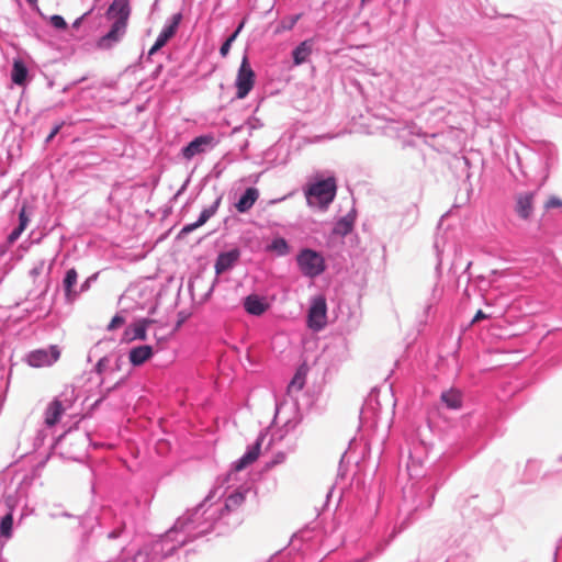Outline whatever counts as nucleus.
Instances as JSON below:
<instances>
[{"label":"nucleus","instance_id":"37","mask_svg":"<svg viewBox=\"0 0 562 562\" xmlns=\"http://www.w3.org/2000/svg\"><path fill=\"white\" fill-rule=\"evenodd\" d=\"M81 20H82V18L77 19V20L75 21V23H74V26H75V27H78V26L80 25V23H81Z\"/></svg>","mask_w":562,"mask_h":562},{"label":"nucleus","instance_id":"8","mask_svg":"<svg viewBox=\"0 0 562 562\" xmlns=\"http://www.w3.org/2000/svg\"><path fill=\"white\" fill-rule=\"evenodd\" d=\"M70 404L59 398H54L46 407L44 413V423L47 427H53L60 420V417L66 412Z\"/></svg>","mask_w":562,"mask_h":562},{"label":"nucleus","instance_id":"39","mask_svg":"<svg viewBox=\"0 0 562 562\" xmlns=\"http://www.w3.org/2000/svg\"><path fill=\"white\" fill-rule=\"evenodd\" d=\"M29 3L33 4L36 0H26Z\"/></svg>","mask_w":562,"mask_h":562},{"label":"nucleus","instance_id":"31","mask_svg":"<svg viewBox=\"0 0 562 562\" xmlns=\"http://www.w3.org/2000/svg\"><path fill=\"white\" fill-rule=\"evenodd\" d=\"M25 228L23 227V224L22 225H19L16 228H14L10 235L8 236V241L9 243H14L19 237L20 235L22 234V232L24 231Z\"/></svg>","mask_w":562,"mask_h":562},{"label":"nucleus","instance_id":"36","mask_svg":"<svg viewBox=\"0 0 562 562\" xmlns=\"http://www.w3.org/2000/svg\"><path fill=\"white\" fill-rule=\"evenodd\" d=\"M97 369L99 372H101V370L103 369V359H101L98 364H97Z\"/></svg>","mask_w":562,"mask_h":562},{"label":"nucleus","instance_id":"15","mask_svg":"<svg viewBox=\"0 0 562 562\" xmlns=\"http://www.w3.org/2000/svg\"><path fill=\"white\" fill-rule=\"evenodd\" d=\"M268 306V303L258 295H248L244 302L245 310L249 314L256 316L263 314L267 311Z\"/></svg>","mask_w":562,"mask_h":562},{"label":"nucleus","instance_id":"11","mask_svg":"<svg viewBox=\"0 0 562 562\" xmlns=\"http://www.w3.org/2000/svg\"><path fill=\"white\" fill-rule=\"evenodd\" d=\"M213 137L211 136H199L190 142L183 149L182 155L186 159H191L195 155L204 151V146L211 144Z\"/></svg>","mask_w":562,"mask_h":562},{"label":"nucleus","instance_id":"25","mask_svg":"<svg viewBox=\"0 0 562 562\" xmlns=\"http://www.w3.org/2000/svg\"><path fill=\"white\" fill-rule=\"evenodd\" d=\"M78 273L75 268L69 269L66 272L64 279V288L67 296H70L74 285L77 283Z\"/></svg>","mask_w":562,"mask_h":562},{"label":"nucleus","instance_id":"21","mask_svg":"<svg viewBox=\"0 0 562 562\" xmlns=\"http://www.w3.org/2000/svg\"><path fill=\"white\" fill-rule=\"evenodd\" d=\"M267 250L272 251L278 256H285L290 252V247L284 238L278 237L267 246Z\"/></svg>","mask_w":562,"mask_h":562},{"label":"nucleus","instance_id":"7","mask_svg":"<svg viewBox=\"0 0 562 562\" xmlns=\"http://www.w3.org/2000/svg\"><path fill=\"white\" fill-rule=\"evenodd\" d=\"M535 192H521L515 198V212L521 220H529L533 212Z\"/></svg>","mask_w":562,"mask_h":562},{"label":"nucleus","instance_id":"35","mask_svg":"<svg viewBox=\"0 0 562 562\" xmlns=\"http://www.w3.org/2000/svg\"><path fill=\"white\" fill-rule=\"evenodd\" d=\"M285 460V454L284 453H279L276 456V459L273 460V464H278V463H281Z\"/></svg>","mask_w":562,"mask_h":562},{"label":"nucleus","instance_id":"16","mask_svg":"<svg viewBox=\"0 0 562 562\" xmlns=\"http://www.w3.org/2000/svg\"><path fill=\"white\" fill-rule=\"evenodd\" d=\"M258 196L259 192L256 188H248L236 203L237 211L240 213L248 212L257 201Z\"/></svg>","mask_w":562,"mask_h":562},{"label":"nucleus","instance_id":"27","mask_svg":"<svg viewBox=\"0 0 562 562\" xmlns=\"http://www.w3.org/2000/svg\"><path fill=\"white\" fill-rule=\"evenodd\" d=\"M351 229H352V222L350 220H348L347 217L341 218L335 227V232L340 235H347L351 232Z\"/></svg>","mask_w":562,"mask_h":562},{"label":"nucleus","instance_id":"22","mask_svg":"<svg viewBox=\"0 0 562 562\" xmlns=\"http://www.w3.org/2000/svg\"><path fill=\"white\" fill-rule=\"evenodd\" d=\"M151 319H142L134 325L132 339L146 340L147 326L151 324Z\"/></svg>","mask_w":562,"mask_h":562},{"label":"nucleus","instance_id":"34","mask_svg":"<svg viewBox=\"0 0 562 562\" xmlns=\"http://www.w3.org/2000/svg\"><path fill=\"white\" fill-rule=\"evenodd\" d=\"M19 225H22L23 224V227L25 228L27 223H29V218L27 216L25 215V211L24 209L21 210L20 214H19Z\"/></svg>","mask_w":562,"mask_h":562},{"label":"nucleus","instance_id":"23","mask_svg":"<svg viewBox=\"0 0 562 562\" xmlns=\"http://www.w3.org/2000/svg\"><path fill=\"white\" fill-rule=\"evenodd\" d=\"M13 529V515L8 513L0 521V536L7 539L11 538Z\"/></svg>","mask_w":562,"mask_h":562},{"label":"nucleus","instance_id":"38","mask_svg":"<svg viewBox=\"0 0 562 562\" xmlns=\"http://www.w3.org/2000/svg\"><path fill=\"white\" fill-rule=\"evenodd\" d=\"M296 20H297V16H296V18H294V19L291 21V23L289 24V26H286V29H289V30H290V29H292V26L294 25V23L296 22Z\"/></svg>","mask_w":562,"mask_h":562},{"label":"nucleus","instance_id":"28","mask_svg":"<svg viewBox=\"0 0 562 562\" xmlns=\"http://www.w3.org/2000/svg\"><path fill=\"white\" fill-rule=\"evenodd\" d=\"M49 21L55 29L65 30L67 27V23L61 15H52Z\"/></svg>","mask_w":562,"mask_h":562},{"label":"nucleus","instance_id":"24","mask_svg":"<svg viewBox=\"0 0 562 562\" xmlns=\"http://www.w3.org/2000/svg\"><path fill=\"white\" fill-rule=\"evenodd\" d=\"M245 502V494L243 492H235L231 494L225 502V508L228 512L237 509Z\"/></svg>","mask_w":562,"mask_h":562},{"label":"nucleus","instance_id":"17","mask_svg":"<svg viewBox=\"0 0 562 562\" xmlns=\"http://www.w3.org/2000/svg\"><path fill=\"white\" fill-rule=\"evenodd\" d=\"M217 204H218V201L215 203L214 206L204 209L201 212L199 220L195 223L186 225L181 229V234H189V233L193 232L195 228L204 225L215 214Z\"/></svg>","mask_w":562,"mask_h":562},{"label":"nucleus","instance_id":"33","mask_svg":"<svg viewBox=\"0 0 562 562\" xmlns=\"http://www.w3.org/2000/svg\"><path fill=\"white\" fill-rule=\"evenodd\" d=\"M488 317L490 316L487 314H485L483 311L479 310L472 319V324H475V323H477L482 319H486Z\"/></svg>","mask_w":562,"mask_h":562},{"label":"nucleus","instance_id":"30","mask_svg":"<svg viewBox=\"0 0 562 562\" xmlns=\"http://www.w3.org/2000/svg\"><path fill=\"white\" fill-rule=\"evenodd\" d=\"M562 206V200L558 196H550L547 202L544 203V207L547 210L553 209V207H561Z\"/></svg>","mask_w":562,"mask_h":562},{"label":"nucleus","instance_id":"29","mask_svg":"<svg viewBox=\"0 0 562 562\" xmlns=\"http://www.w3.org/2000/svg\"><path fill=\"white\" fill-rule=\"evenodd\" d=\"M124 323H125L124 317H122L120 315H115L111 319L110 324L108 325V329L109 330H114V329L119 328L120 326H122Z\"/></svg>","mask_w":562,"mask_h":562},{"label":"nucleus","instance_id":"6","mask_svg":"<svg viewBox=\"0 0 562 562\" xmlns=\"http://www.w3.org/2000/svg\"><path fill=\"white\" fill-rule=\"evenodd\" d=\"M60 358L58 346L53 345L49 350L38 349L30 352L26 362L33 368L49 367Z\"/></svg>","mask_w":562,"mask_h":562},{"label":"nucleus","instance_id":"10","mask_svg":"<svg viewBox=\"0 0 562 562\" xmlns=\"http://www.w3.org/2000/svg\"><path fill=\"white\" fill-rule=\"evenodd\" d=\"M262 437H259L256 443L235 463V471L239 472L252 464L260 454Z\"/></svg>","mask_w":562,"mask_h":562},{"label":"nucleus","instance_id":"32","mask_svg":"<svg viewBox=\"0 0 562 562\" xmlns=\"http://www.w3.org/2000/svg\"><path fill=\"white\" fill-rule=\"evenodd\" d=\"M63 126H64V122H59V123L55 124L53 130L50 131V133L46 137L45 142L46 143L52 142L53 138L59 133V131L61 130Z\"/></svg>","mask_w":562,"mask_h":562},{"label":"nucleus","instance_id":"19","mask_svg":"<svg viewBox=\"0 0 562 562\" xmlns=\"http://www.w3.org/2000/svg\"><path fill=\"white\" fill-rule=\"evenodd\" d=\"M441 401L451 409H459L462 405L461 393L457 390H449L441 394Z\"/></svg>","mask_w":562,"mask_h":562},{"label":"nucleus","instance_id":"26","mask_svg":"<svg viewBox=\"0 0 562 562\" xmlns=\"http://www.w3.org/2000/svg\"><path fill=\"white\" fill-rule=\"evenodd\" d=\"M243 26H244V22H241L239 24V26L237 27V30L223 43V45L220 48V54L222 57H226L228 55L232 44L238 36Z\"/></svg>","mask_w":562,"mask_h":562},{"label":"nucleus","instance_id":"13","mask_svg":"<svg viewBox=\"0 0 562 562\" xmlns=\"http://www.w3.org/2000/svg\"><path fill=\"white\" fill-rule=\"evenodd\" d=\"M239 259V250L233 249L227 252L218 255L215 262V272L221 274L231 269Z\"/></svg>","mask_w":562,"mask_h":562},{"label":"nucleus","instance_id":"14","mask_svg":"<svg viewBox=\"0 0 562 562\" xmlns=\"http://www.w3.org/2000/svg\"><path fill=\"white\" fill-rule=\"evenodd\" d=\"M307 373L308 367L305 363L301 364L288 385V394L292 395L302 391L306 382Z\"/></svg>","mask_w":562,"mask_h":562},{"label":"nucleus","instance_id":"12","mask_svg":"<svg viewBox=\"0 0 562 562\" xmlns=\"http://www.w3.org/2000/svg\"><path fill=\"white\" fill-rule=\"evenodd\" d=\"M154 355L151 346L143 345L134 347L130 350L128 360L135 366L139 367L148 361Z\"/></svg>","mask_w":562,"mask_h":562},{"label":"nucleus","instance_id":"4","mask_svg":"<svg viewBox=\"0 0 562 562\" xmlns=\"http://www.w3.org/2000/svg\"><path fill=\"white\" fill-rule=\"evenodd\" d=\"M297 265L301 271L307 277L319 276L325 270L323 257L312 249H304L300 252L297 256Z\"/></svg>","mask_w":562,"mask_h":562},{"label":"nucleus","instance_id":"9","mask_svg":"<svg viewBox=\"0 0 562 562\" xmlns=\"http://www.w3.org/2000/svg\"><path fill=\"white\" fill-rule=\"evenodd\" d=\"M181 14L180 13H177L172 16V20H171V23L166 26L161 32L160 34L158 35L155 44L153 45V47L149 49V55H154L156 52H158L161 47H164L167 42L175 36L177 30H178V26L181 22Z\"/></svg>","mask_w":562,"mask_h":562},{"label":"nucleus","instance_id":"20","mask_svg":"<svg viewBox=\"0 0 562 562\" xmlns=\"http://www.w3.org/2000/svg\"><path fill=\"white\" fill-rule=\"evenodd\" d=\"M26 76H27V69H26L25 65L21 60H15L13 63V68H12V74H11L12 81L15 85L22 86V85H24V82L26 80Z\"/></svg>","mask_w":562,"mask_h":562},{"label":"nucleus","instance_id":"5","mask_svg":"<svg viewBox=\"0 0 562 562\" xmlns=\"http://www.w3.org/2000/svg\"><path fill=\"white\" fill-rule=\"evenodd\" d=\"M327 305L324 296L314 297L307 315L308 327L314 330H321L326 325Z\"/></svg>","mask_w":562,"mask_h":562},{"label":"nucleus","instance_id":"40","mask_svg":"<svg viewBox=\"0 0 562 562\" xmlns=\"http://www.w3.org/2000/svg\"><path fill=\"white\" fill-rule=\"evenodd\" d=\"M366 0H362V2H364Z\"/></svg>","mask_w":562,"mask_h":562},{"label":"nucleus","instance_id":"18","mask_svg":"<svg viewBox=\"0 0 562 562\" xmlns=\"http://www.w3.org/2000/svg\"><path fill=\"white\" fill-rule=\"evenodd\" d=\"M312 53V45L308 41L302 42L294 50H293V61L295 65H301L305 63L308 56Z\"/></svg>","mask_w":562,"mask_h":562},{"label":"nucleus","instance_id":"3","mask_svg":"<svg viewBox=\"0 0 562 562\" xmlns=\"http://www.w3.org/2000/svg\"><path fill=\"white\" fill-rule=\"evenodd\" d=\"M255 81L256 74L249 64L248 57L244 56L235 80L236 98L245 99L252 90Z\"/></svg>","mask_w":562,"mask_h":562},{"label":"nucleus","instance_id":"1","mask_svg":"<svg viewBox=\"0 0 562 562\" xmlns=\"http://www.w3.org/2000/svg\"><path fill=\"white\" fill-rule=\"evenodd\" d=\"M131 8L128 0H113L106 11V18L113 20L110 31L99 38L97 45L101 49H109L117 43L126 32Z\"/></svg>","mask_w":562,"mask_h":562},{"label":"nucleus","instance_id":"2","mask_svg":"<svg viewBox=\"0 0 562 562\" xmlns=\"http://www.w3.org/2000/svg\"><path fill=\"white\" fill-rule=\"evenodd\" d=\"M336 190L337 186L334 178H327L325 180L317 181L306 191L307 203L311 206L326 209L329 203L333 202L336 195Z\"/></svg>","mask_w":562,"mask_h":562}]
</instances>
